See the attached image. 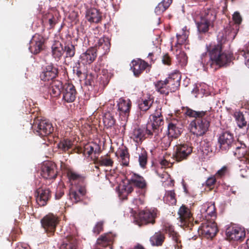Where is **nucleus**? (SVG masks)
I'll use <instances>...</instances> for the list:
<instances>
[{"mask_svg":"<svg viewBox=\"0 0 249 249\" xmlns=\"http://www.w3.org/2000/svg\"><path fill=\"white\" fill-rule=\"evenodd\" d=\"M222 45L211 44L207 46L208 56L202 58V63L205 70L215 71L220 68L227 66L232 60L233 54L222 51Z\"/></svg>","mask_w":249,"mask_h":249,"instance_id":"nucleus-1","label":"nucleus"},{"mask_svg":"<svg viewBox=\"0 0 249 249\" xmlns=\"http://www.w3.org/2000/svg\"><path fill=\"white\" fill-rule=\"evenodd\" d=\"M184 114L195 119L191 122V131L197 136H202L208 130L210 123L214 118L215 111L211 107L205 110H193L188 107H183Z\"/></svg>","mask_w":249,"mask_h":249,"instance_id":"nucleus-2","label":"nucleus"},{"mask_svg":"<svg viewBox=\"0 0 249 249\" xmlns=\"http://www.w3.org/2000/svg\"><path fill=\"white\" fill-rule=\"evenodd\" d=\"M127 184L124 185L119 191L120 198L126 199L127 196L131 194L135 188L137 196L133 199V203L137 206L144 204L148 189L146 179L138 174L133 173L130 178L127 179Z\"/></svg>","mask_w":249,"mask_h":249,"instance_id":"nucleus-3","label":"nucleus"},{"mask_svg":"<svg viewBox=\"0 0 249 249\" xmlns=\"http://www.w3.org/2000/svg\"><path fill=\"white\" fill-rule=\"evenodd\" d=\"M149 119L146 125V133L148 137H151L154 135L156 137L160 132V127L164 124L161 108L156 109L155 112L150 116Z\"/></svg>","mask_w":249,"mask_h":249,"instance_id":"nucleus-4","label":"nucleus"},{"mask_svg":"<svg viewBox=\"0 0 249 249\" xmlns=\"http://www.w3.org/2000/svg\"><path fill=\"white\" fill-rule=\"evenodd\" d=\"M160 215V212L156 209H146L141 211L135 217V224L139 226L154 225L155 219Z\"/></svg>","mask_w":249,"mask_h":249,"instance_id":"nucleus-5","label":"nucleus"},{"mask_svg":"<svg viewBox=\"0 0 249 249\" xmlns=\"http://www.w3.org/2000/svg\"><path fill=\"white\" fill-rule=\"evenodd\" d=\"M34 132L40 137L49 135L53 131L52 124L47 120H37L32 125Z\"/></svg>","mask_w":249,"mask_h":249,"instance_id":"nucleus-6","label":"nucleus"},{"mask_svg":"<svg viewBox=\"0 0 249 249\" xmlns=\"http://www.w3.org/2000/svg\"><path fill=\"white\" fill-rule=\"evenodd\" d=\"M60 221L59 218L53 213H49L41 220V226L49 236L53 235Z\"/></svg>","mask_w":249,"mask_h":249,"instance_id":"nucleus-7","label":"nucleus"},{"mask_svg":"<svg viewBox=\"0 0 249 249\" xmlns=\"http://www.w3.org/2000/svg\"><path fill=\"white\" fill-rule=\"evenodd\" d=\"M197 231L199 235L209 239L212 238L216 234L218 229L214 219L212 220L207 219L201 224Z\"/></svg>","mask_w":249,"mask_h":249,"instance_id":"nucleus-8","label":"nucleus"},{"mask_svg":"<svg viewBox=\"0 0 249 249\" xmlns=\"http://www.w3.org/2000/svg\"><path fill=\"white\" fill-rule=\"evenodd\" d=\"M193 147L188 143L178 144L174 147L173 157L178 162L186 160L192 153Z\"/></svg>","mask_w":249,"mask_h":249,"instance_id":"nucleus-9","label":"nucleus"},{"mask_svg":"<svg viewBox=\"0 0 249 249\" xmlns=\"http://www.w3.org/2000/svg\"><path fill=\"white\" fill-rule=\"evenodd\" d=\"M219 147L221 151H226L234 147L235 144L233 134L229 131H223L218 139Z\"/></svg>","mask_w":249,"mask_h":249,"instance_id":"nucleus-10","label":"nucleus"},{"mask_svg":"<svg viewBox=\"0 0 249 249\" xmlns=\"http://www.w3.org/2000/svg\"><path fill=\"white\" fill-rule=\"evenodd\" d=\"M41 175L46 179H54L57 176L56 164L53 161L43 162L41 168Z\"/></svg>","mask_w":249,"mask_h":249,"instance_id":"nucleus-11","label":"nucleus"},{"mask_svg":"<svg viewBox=\"0 0 249 249\" xmlns=\"http://www.w3.org/2000/svg\"><path fill=\"white\" fill-rule=\"evenodd\" d=\"M35 196L37 204L40 206H44L51 199L52 194L49 188L40 187L36 189Z\"/></svg>","mask_w":249,"mask_h":249,"instance_id":"nucleus-12","label":"nucleus"},{"mask_svg":"<svg viewBox=\"0 0 249 249\" xmlns=\"http://www.w3.org/2000/svg\"><path fill=\"white\" fill-rule=\"evenodd\" d=\"M226 234L229 240L240 241L244 239L246 235L244 229L234 225L229 226L226 229Z\"/></svg>","mask_w":249,"mask_h":249,"instance_id":"nucleus-13","label":"nucleus"},{"mask_svg":"<svg viewBox=\"0 0 249 249\" xmlns=\"http://www.w3.org/2000/svg\"><path fill=\"white\" fill-rule=\"evenodd\" d=\"M183 122L177 119H171L168 124V135L172 138H178L182 132Z\"/></svg>","mask_w":249,"mask_h":249,"instance_id":"nucleus-14","label":"nucleus"},{"mask_svg":"<svg viewBox=\"0 0 249 249\" xmlns=\"http://www.w3.org/2000/svg\"><path fill=\"white\" fill-rule=\"evenodd\" d=\"M163 230L167 234L169 237L174 241L175 247L178 249H182L180 236L175 230L174 227L169 223H165L163 227Z\"/></svg>","mask_w":249,"mask_h":249,"instance_id":"nucleus-15","label":"nucleus"},{"mask_svg":"<svg viewBox=\"0 0 249 249\" xmlns=\"http://www.w3.org/2000/svg\"><path fill=\"white\" fill-rule=\"evenodd\" d=\"M86 194V189L85 185H79L76 186H72L70 191V199L72 202L77 203L83 199Z\"/></svg>","mask_w":249,"mask_h":249,"instance_id":"nucleus-16","label":"nucleus"},{"mask_svg":"<svg viewBox=\"0 0 249 249\" xmlns=\"http://www.w3.org/2000/svg\"><path fill=\"white\" fill-rule=\"evenodd\" d=\"M44 39L43 37L39 35H35L33 36L30 40L29 47L31 53L34 54H37L44 49Z\"/></svg>","mask_w":249,"mask_h":249,"instance_id":"nucleus-17","label":"nucleus"},{"mask_svg":"<svg viewBox=\"0 0 249 249\" xmlns=\"http://www.w3.org/2000/svg\"><path fill=\"white\" fill-rule=\"evenodd\" d=\"M62 99L67 103H72L76 99L77 94L75 87L71 84L65 83L62 90Z\"/></svg>","mask_w":249,"mask_h":249,"instance_id":"nucleus-18","label":"nucleus"},{"mask_svg":"<svg viewBox=\"0 0 249 249\" xmlns=\"http://www.w3.org/2000/svg\"><path fill=\"white\" fill-rule=\"evenodd\" d=\"M178 214L181 223L187 225L188 227H190V224L191 226L193 225L194 217L191 210L188 207L182 205L178 210Z\"/></svg>","mask_w":249,"mask_h":249,"instance_id":"nucleus-19","label":"nucleus"},{"mask_svg":"<svg viewBox=\"0 0 249 249\" xmlns=\"http://www.w3.org/2000/svg\"><path fill=\"white\" fill-rule=\"evenodd\" d=\"M58 73V69L53 65L47 66L40 75L41 80L49 81L54 80Z\"/></svg>","mask_w":249,"mask_h":249,"instance_id":"nucleus-20","label":"nucleus"},{"mask_svg":"<svg viewBox=\"0 0 249 249\" xmlns=\"http://www.w3.org/2000/svg\"><path fill=\"white\" fill-rule=\"evenodd\" d=\"M180 80L181 75L178 71L170 74L165 79L168 87L171 90V92L176 91L178 89L180 86Z\"/></svg>","mask_w":249,"mask_h":249,"instance_id":"nucleus-21","label":"nucleus"},{"mask_svg":"<svg viewBox=\"0 0 249 249\" xmlns=\"http://www.w3.org/2000/svg\"><path fill=\"white\" fill-rule=\"evenodd\" d=\"M130 66L134 74L136 76H139L147 67H149V64L143 60L138 59L132 61Z\"/></svg>","mask_w":249,"mask_h":249,"instance_id":"nucleus-22","label":"nucleus"},{"mask_svg":"<svg viewBox=\"0 0 249 249\" xmlns=\"http://www.w3.org/2000/svg\"><path fill=\"white\" fill-rule=\"evenodd\" d=\"M202 216L206 218V220L209 218L214 219L216 216V208L214 203L208 202L202 206L200 210Z\"/></svg>","mask_w":249,"mask_h":249,"instance_id":"nucleus-23","label":"nucleus"},{"mask_svg":"<svg viewBox=\"0 0 249 249\" xmlns=\"http://www.w3.org/2000/svg\"><path fill=\"white\" fill-rule=\"evenodd\" d=\"M117 107L120 114L127 118L131 107V101L128 99L125 100L121 98L117 101Z\"/></svg>","mask_w":249,"mask_h":249,"instance_id":"nucleus-24","label":"nucleus"},{"mask_svg":"<svg viewBox=\"0 0 249 249\" xmlns=\"http://www.w3.org/2000/svg\"><path fill=\"white\" fill-rule=\"evenodd\" d=\"M233 117L237 126L240 128H243L247 126L249 123V113L246 111L244 113L241 111H235Z\"/></svg>","mask_w":249,"mask_h":249,"instance_id":"nucleus-25","label":"nucleus"},{"mask_svg":"<svg viewBox=\"0 0 249 249\" xmlns=\"http://www.w3.org/2000/svg\"><path fill=\"white\" fill-rule=\"evenodd\" d=\"M97 57L96 50L94 48H90L80 55V59L83 64L92 63Z\"/></svg>","mask_w":249,"mask_h":249,"instance_id":"nucleus-26","label":"nucleus"},{"mask_svg":"<svg viewBox=\"0 0 249 249\" xmlns=\"http://www.w3.org/2000/svg\"><path fill=\"white\" fill-rule=\"evenodd\" d=\"M84 65L81 64L80 62H77L73 67V72L80 78H84L86 82H88L89 85H92V74L88 75L85 73Z\"/></svg>","mask_w":249,"mask_h":249,"instance_id":"nucleus-27","label":"nucleus"},{"mask_svg":"<svg viewBox=\"0 0 249 249\" xmlns=\"http://www.w3.org/2000/svg\"><path fill=\"white\" fill-rule=\"evenodd\" d=\"M78 241L75 235H69L64 240L60 249H77Z\"/></svg>","mask_w":249,"mask_h":249,"instance_id":"nucleus-28","label":"nucleus"},{"mask_svg":"<svg viewBox=\"0 0 249 249\" xmlns=\"http://www.w3.org/2000/svg\"><path fill=\"white\" fill-rule=\"evenodd\" d=\"M67 176L73 186H76L79 185H85L84 182L85 178L77 172L69 169L67 171Z\"/></svg>","mask_w":249,"mask_h":249,"instance_id":"nucleus-29","label":"nucleus"},{"mask_svg":"<svg viewBox=\"0 0 249 249\" xmlns=\"http://www.w3.org/2000/svg\"><path fill=\"white\" fill-rule=\"evenodd\" d=\"M102 14L96 8H90L87 11L86 18L90 22L98 23L102 20Z\"/></svg>","mask_w":249,"mask_h":249,"instance_id":"nucleus-30","label":"nucleus"},{"mask_svg":"<svg viewBox=\"0 0 249 249\" xmlns=\"http://www.w3.org/2000/svg\"><path fill=\"white\" fill-rule=\"evenodd\" d=\"M64 85L59 80H53L51 84L50 93L52 97H57L62 93Z\"/></svg>","mask_w":249,"mask_h":249,"instance_id":"nucleus-31","label":"nucleus"},{"mask_svg":"<svg viewBox=\"0 0 249 249\" xmlns=\"http://www.w3.org/2000/svg\"><path fill=\"white\" fill-rule=\"evenodd\" d=\"M200 18L213 26V23L216 19V13L212 9L205 10L201 13Z\"/></svg>","mask_w":249,"mask_h":249,"instance_id":"nucleus-32","label":"nucleus"},{"mask_svg":"<svg viewBox=\"0 0 249 249\" xmlns=\"http://www.w3.org/2000/svg\"><path fill=\"white\" fill-rule=\"evenodd\" d=\"M154 85L156 90L161 94L168 95L169 92H171L165 79L164 80H159L155 82Z\"/></svg>","mask_w":249,"mask_h":249,"instance_id":"nucleus-33","label":"nucleus"},{"mask_svg":"<svg viewBox=\"0 0 249 249\" xmlns=\"http://www.w3.org/2000/svg\"><path fill=\"white\" fill-rule=\"evenodd\" d=\"M165 239L164 233L161 231L156 232L151 237L149 241L153 246H161L162 245Z\"/></svg>","mask_w":249,"mask_h":249,"instance_id":"nucleus-34","label":"nucleus"},{"mask_svg":"<svg viewBox=\"0 0 249 249\" xmlns=\"http://www.w3.org/2000/svg\"><path fill=\"white\" fill-rule=\"evenodd\" d=\"M95 46L96 47H98V49L103 50L104 51L103 53L106 54L108 53L110 50V39L106 36L97 38V42Z\"/></svg>","mask_w":249,"mask_h":249,"instance_id":"nucleus-35","label":"nucleus"},{"mask_svg":"<svg viewBox=\"0 0 249 249\" xmlns=\"http://www.w3.org/2000/svg\"><path fill=\"white\" fill-rule=\"evenodd\" d=\"M101 152L100 146L95 143L91 142L87 143L84 147V154L90 156L92 153L99 154Z\"/></svg>","mask_w":249,"mask_h":249,"instance_id":"nucleus-36","label":"nucleus"},{"mask_svg":"<svg viewBox=\"0 0 249 249\" xmlns=\"http://www.w3.org/2000/svg\"><path fill=\"white\" fill-rule=\"evenodd\" d=\"M246 152V149L245 147L237 146L235 147V150L233 151V154L238 159H241V161H244L247 167L249 168V158L245 155Z\"/></svg>","mask_w":249,"mask_h":249,"instance_id":"nucleus-37","label":"nucleus"},{"mask_svg":"<svg viewBox=\"0 0 249 249\" xmlns=\"http://www.w3.org/2000/svg\"><path fill=\"white\" fill-rule=\"evenodd\" d=\"M64 52L65 53L66 57H73L75 54V45L72 43L71 40H68L64 44Z\"/></svg>","mask_w":249,"mask_h":249,"instance_id":"nucleus-38","label":"nucleus"},{"mask_svg":"<svg viewBox=\"0 0 249 249\" xmlns=\"http://www.w3.org/2000/svg\"><path fill=\"white\" fill-rule=\"evenodd\" d=\"M52 55L57 61L59 60L64 53V49L61 43L57 42L52 47Z\"/></svg>","mask_w":249,"mask_h":249,"instance_id":"nucleus-39","label":"nucleus"},{"mask_svg":"<svg viewBox=\"0 0 249 249\" xmlns=\"http://www.w3.org/2000/svg\"><path fill=\"white\" fill-rule=\"evenodd\" d=\"M153 100L150 97L146 98H142L138 102L139 109L141 111V113L147 111L152 106Z\"/></svg>","mask_w":249,"mask_h":249,"instance_id":"nucleus-40","label":"nucleus"},{"mask_svg":"<svg viewBox=\"0 0 249 249\" xmlns=\"http://www.w3.org/2000/svg\"><path fill=\"white\" fill-rule=\"evenodd\" d=\"M114 240L112 233H106L101 235L97 240V244L102 247H106L111 244Z\"/></svg>","mask_w":249,"mask_h":249,"instance_id":"nucleus-41","label":"nucleus"},{"mask_svg":"<svg viewBox=\"0 0 249 249\" xmlns=\"http://www.w3.org/2000/svg\"><path fill=\"white\" fill-rule=\"evenodd\" d=\"M94 163L99 166H110L112 167L113 165L114 161L111 159L108 154L101 156L99 159L94 161Z\"/></svg>","mask_w":249,"mask_h":249,"instance_id":"nucleus-42","label":"nucleus"},{"mask_svg":"<svg viewBox=\"0 0 249 249\" xmlns=\"http://www.w3.org/2000/svg\"><path fill=\"white\" fill-rule=\"evenodd\" d=\"M146 135H147L146 129L144 130L141 128H137L133 130L131 138L133 139L134 141L139 142L144 139Z\"/></svg>","mask_w":249,"mask_h":249,"instance_id":"nucleus-43","label":"nucleus"},{"mask_svg":"<svg viewBox=\"0 0 249 249\" xmlns=\"http://www.w3.org/2000/svg\"><path fill=\"white\" fill-rule=\"evenodd\" d=\"M118 151L120 161L124 166H128L129 163V154L127 148L120 149Z\"/></svg>","mask_w":249,"mask_h":249,"instance_id":"nucleus-44","label":"nucleus"},{"mask_svg":"<svg viewBox=\"0 0 249 249\" xmlns=\"http://www.w3.org/2000/svg\"><path fill=\"white\" fill-rule=\"evenodd\" d=\"M116 121L114 116L110 112L105 114L103 118V123L107 128H111L115 124Z\"/></svg>","mask_w":249,"mask_h":249,"instance_id":"nucleus-45","label":"nucleus"},{"mask_svg":"<svg viewBox=\"0 0 249 249\" xmlns=\"http://www.w3.org/2000/svg\"><path fill=\"white\" fill-rule=\"evenodd\" d=\"M196 23L197 26V30L199 33L204 34L207 32L210 27H213V26L211 24H208L204 20H202L200 18L199 21H196Z\"/></svg>","mask_w":249,"mask_h":249,"instance_id":"nucleus-46","label":"nucleus"},{"mask_svg":"<svg viewBox=\"0 0 249 249\" xmlns=\"http://www.w3.org/2000/svg\"><path fill=\"white\" fill-rule=\"evenodd\" d=\"M73 145V142L69 139H64L58 144V148L63 152H66L71 149Z\"/></svg>","mask_w":249,"mask_h":249,"instance_id":"nucleus-47","label":"nucleus"},{"mask_svg":"<svg viewBox=\"0 0 249 249\" xmlns=\"http://www.w3.org/2000/svg\"><path fill=\"white\" fill-rule=\"evenodd\" d=\"M230 173L229 168L227 166L224 165L216 172L214 176L220 181L221 180H223L226 177L229 176Z\"/></svg>","mask_w":249,"mask_h":249,"instance_id":"nucleus-48","label":"nucleus"},{"mask_svg":"<svg viewBox=\"0 0 249 249\" xmlns=\"http://www.w3.org/2000/svg\"><path fill=\"white\" fill-rule=\"evenodd\" d=\"M139 155V162L140 166L143 169L146 168V166L148 161V154L147 152L144 150H142Z\"/></svg>","mask_w":249,"mask_h":249,"instance_id":"nucleus-49","label":"nucleus"},{"mask_svg":"<svg viewBox=\"0 0 249 249\" xmlns=\"http://www.w3.org/2000/svg\"><path fill=\"white\" fill-rule=\"evenodd\" d=\"M110 76L107 70L103 69L99 77L100 83L103 86H106L109 82Z\"/></svg>","mask_w":249,"mask_h":249,"instance_id":"nucleus-50","label":"nucleus"},{"mask_svg":"<svg viewBox=\"0 0 249 249\" xmlns=\"http://www.w3.org/2000/svg\"><path fill=\"white\" fill-rule=\"evenodd\" d=\"M176 194L174 191L171 190L167 191L165 195V200L167 203L169 205H176L177 200L176 199Z\"/></svg>","mask_w":249,"mask_h":249,"instance_id":"nucleus-51","label":"nucleus"},{"mask_svg":"<svg viewBox=\"0 0 249 249\" xmlns=\"http://www.w3.org/2000/svg\"><path fill=\"white\" fill-rule=\"evenodd\" d=\"M173 139L171 137L169 136H165L161 139V147L164 149H166L168 148L171 143V142L173 140Z\"/></svg>","mask_w":249,"mask_h":249,"instance_id":"nucleus-52","label":"nucleus"},{"mask_svg":"<svg viewBox=\"0 0 249 249\" xmlns=\"http://www.w3.org/2000/svg\"><path fill=\"white\" fill-rule=\"evenodd\" d=\"M177 45H181L185 43L187 38L188 36L186 35L185 31H183L181 35L177 34Z\"/></svg>","mask_w":249,"mask_h":249,"instance_id":"nucleus-53","label":"nucleus"},{"mask_svg":"<svg viewBox=\"0 0 249 249\" xmlns=\"http://www.w3.org/2000/svg\"><path fill=\"white\" fill-rule=\"evenodd\" d=\"M216 182H218L219 183H220V180H218V179L216 178V177H215V176L214 175L209 177L206 180L205 183L207 187H213L216 184Z\"/></svg>","mask_w":249,"mask_h":249,"instance_id":"nucleus-54","label":"nucleus"},{"mask_svg":"<svg viewBox=\"0 0 249 249\" xmlns=\"http://www.w3.org/2000/svg\"><path fill=\"white\" fill-rule=\"evenodd\" d=\"M177 58L181 66L186 65L188 61V57L184 52H180L178 55Z\"/></svg>","mask_w":249,"mask_h":249,"instance_id":"nucleus-55","label":"nucleus"},{"mask_svg":"<svg viewBox=\"0 0 249 249\" xmlns=\"http://www.w3.org/2000/svg\"><path fill=\"white\" fill-rule=\"evenodd\" d=\"M232 18L233 21H234L235 25V28H237L238 27V25L241 23L242 18L239 14V13L236 12H235L232 16ZM238 29H236L234 33L236 35L237 33Z\"/></svg>","mask_w":249,"mask_h":249,"instance_id":"nucleus-56","label":"nucleus"},{"mask_svg":"<svg viewBox=\"0 0 249 249\" xmlns=\"http://www.w3.org/2000/svg\"><path fill=\"white\" fill-rule=\"evenodd\" d=\"M104 222L103 221H99L97 223L95 227L93 229V232L96 234H99L103 231Z\"/></svg>","mask_w":249,"mask_h":249,"instance_id":"nucleus-57","label":"nucleus"},{"mask_svg":"<svg viewBox=\"0 0 249 249\" xmlns=\"http://www.w3.org/2000/svg\"><path fill=\"white\" fill-rule=\"evenodd\" d=\"M161 61L164 65L167 66H170L172 63V58L168 53L163 55Z\"/></svg>","mask_w":249,"mask_h":249,"instance_id":"nucleus-58","label":"nucleus"},{"mask_svg":"<svg viewBox=\"0 0 249 249\" xmlns=\"http://www.w3.org/2000/svg\"><path fill=\"white\" fill-rule=\"evenodd\" d=\"M166 8L164 6V4L161 2L159 3L155 9V12L157 15H160L163 13L166 10Z\"/></svg>","mask_w":249,"mask_h":249,"instance_id":"nucleus-59","label":"nucleus"},{"mask_svg":"<svg viewBox=\"0 0 249 249\" xmlns=\"http://www.w3.org/2000/svg\"><path fill=\"white\" fill-rule=\"evenodd\" d=\"M147 59L149 60V67H151V65L152 63H154L155 61L156 60V57L154 55V53H149L148 56H147Z\"/></svg>","mask_w":249,"mask_h":249,"instance_id":"nucleus-60","label":"nucleus"},{"mask_svg":"<svg viewBox=\"0 0 249 249\" xmlns=\"http://www.w3.org/2000/svg\"><path fill=\"white\" fill-rule=\"evenodd\" d=\"M242 54L244 56L246 65L249 68V51H243Z\"/></svg>","mask_w":249,"mask_h":249,"instance_id":"nucleus-61","label":"nucleus"},{"mask_svg":"<svg viewBox=\"0 0 249 249\" xmlns=\"http://www.w3.org/2000/svg\"><path fill=\"white\" fill-rule=\"evenodd\" d=\"M49 18V23L51 27H53L55 24V18L52 14H49L48 16Z\"/></svg>","mask_w":249,"mask_h":249,"instance_id":"nucleus-62","label":"nucleus"},{"mask_svg":"<svg viewBox=\"0 0 249 249\" xmlns=\"http://www.w3.org/2000/svg\"><path fill=\"white\" fill-rule=\"evenodd\" d=\"M64 193L63 190L61 189L57 190L55 195V197L56 199H59L61 198V197L64 195Z\"/></svg>","mask_w":249,"mask_h":249,"instance_id":"nucleus-63","label":"nucleus"},{"mask_svg":"<svg viewBox=\"0 0 249 249\" xmlns=\"http://www.w3.org/2000/svg\"><path fill=\"white\" fill-rule=\"evenodd\" d=\"M173 0H162L161 3L167 9L172 3Z\"/></svg>","mask_w":249,"mask_h":249,"instance_id":"nucleus-64","label":"nucleus"}]
</instances>
